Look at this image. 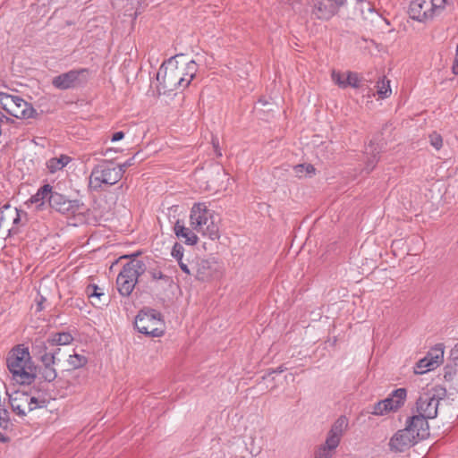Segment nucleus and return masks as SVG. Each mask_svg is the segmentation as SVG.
Returning <instances> with one entry per match:
<instances>
[{
    "mask_svg": "<svg viewBox=\"0 0 458 458\" xmlns=\"http://www.w3.org/2000/svg\"><path fill=\"white\" fill-rule=\"evenodd\" d=\"M417 443L415 434L409 431L406 427L398 430L388 443L389 448L394 453H403Z\"/></svg>",
    "mask_w": 458,
    "mask_h": 458,
    "instance_id": "8",
    "label": "nucleus"
},
{
    "mask_svg": "<svg viewBox=\"0 0 458 458\" xmlns=\"http://www.w3.org/2000/svg\"><path fill=\"white\" fill-rule=\"evenodd\" d=\"M451 356L454 359V365H458V343L454 345V347L451 351Z\"/></svg>",
    "mask_w": 458,
    "mask_h": 458,
    "instance_id": "56",
    "label": "nucleus"
},
{
    "mask_svg": "<svg viewBox=\"0 0 458 458\" xmlns=\"http://www.w3.org/2000/svg\"><path fill=\"white\" fill-rule=\"evenodd\" d=\"M296 174L301 177V174L305 171L306 174H311L315 173V168L310 164H300L293 166Z\"/></svg>",
    "mask_w": 458,
    "mask_h": 458,
    "instance_id": "39",
    "label": "nucleus"
},
{
    "mask_svg": "<svg viewBox=\"0 0 458 458\" xmlns=\"http://www.w3.org/2000/svg\"><path fill=\"white\" fill-rule=\"evenodd\" d=\"M377 94L381 98H386L391 94L390 81L383 76L381 80L377 81Z\"/></svg>",
    "mask_w": 458,
    "mask_h": 458,
    "instance_id": "31",
    "label": "nucleus"
},
{
    "mask_svg": "<svg viewBox=\"0 0 458 458\" xmlns=\"http://www.w3.org/2000/svg\"><path fill=\"white\" fill-rule=\"evenodd\" d=\"M212 145H213V148L216 154L217 157H221L222 156V153H221V149L219 148V140H218V138L217 137H212Z\"/></svg>",
    "mask_w": 458,
    "mask_h": 458,
    "instance_id": "52",
    "label": "nucleus"
},
{
    "mask_svg": "<svg viewBox=\"0 0 458 458\" xmlns=\"http://www.w3.org/2000/svg\"><path fill=\"white\" fill-rule=\"evenodd\" d=\"M381 152V148H379L378 144L370 141L369 145L366 148L365 153L369 156L368 157V160L365 165V171L367 174H369L376 167L378 160H379V153Z\"/></svg>",
    "mask_w": 458,
    "mask_h": 458,
    "instance_id": "21",
    "label": "nucleus"
},
{
    "mask_svg": "<svg viewBox=\"0 0 458 458\" xmlns=\"http://www.w3.org/2000/svg\"><path fill=\"white\" fill-rule=\"evenodd\" d=\"M139 155H140V152L135 153V155L132 157H131L130 159L125 161L123 164L116 166V167H118V169L122 170L121 171L122 172V176L123 175L125 170L128 167H130V166L134 165V160L138 157Z\"/></svg>",
    "mask_w": 458,
    "mask_h": 458,
    "instance_id": "50",
    "label": "nucleus"
},
{
    "mask_svg": "<svg viewBox=\"0 0 458 458\" xmlns=\"http://www.w3.org/2000/svg\"><path fill=\"white\" fill-rule=\"evenodd\" d=\"M311 13L319 20L328 21L341 7L334 0H310Z\"/></svg>",
    "mask_w": 458,
    "mask_h": 458,
    "instance_id": "9",
    "label": "nucleus"
},
{
    "mask_svg": "<svg viewBox=\"0 0 458 458\" xmlns=\"http://www.w3.org/2000/svg\"><path fill=\"white\" fill-rule=\"evenodd\" d=\"M162 325V314L150 308L140 310L134 321V327L140 333L152 337H158L164 334L163 328L159 327Z\"/></svg>",
    "mask_w": 458,
    "mask_h": 458,
    "instance_id": "4",
    "label": "nucleus"
},
{
    "mask_svg": "<svg viewBox=\"0 0 458 458\" xmlns=\"http://www.w3.org/2000/svg\"><path fill=\"white\" fill-rule=\"evenodd\" d=\"M190 220L193 229L202 230L208 222L212 221V212L205 203H195L191 210Z\"/></svg>",
    "mask_w": 458,
    "mask_h": 458,
    "instance_id": "13",
    "label": "nucleus"
},
{
    "mask_svg": "<svg viewBox=\"0 0 458 458\" xmlns=\"http://www.w3.org/2000/svg\"><path fill=\"white\" fill-rule=\"evenodd\" d=\"M452 71L454 74L458 75V47H456L455 50V57L452 66Z\"/></svg>",
    "mask_w": 458,
    "mask_h": 458,
    "instance_id": "54",
    "label": "nucleus"
},
{
    "mask_svg": "<svg viewBox=\"0 0 458 458\" xmlns=\"http://www.w3.org/2000/svg\"><path fill=\"white\" fill-rule=\"evenodd\" d=\"M433 363H430V361H428V360L424 357L420 359L414 368V373L415 374H424L428 371L433 370L435 368L432 365Z\"/></svg>",
    "mask_w": 458,
    "mask_h": 458,
    "instance_id": "33",
    "label": "nucleus"
},
{
    "mask_svg": "<svg viewBox=\"0 0 458 458\" xmlns=\"http://www.w3.org/2000/svg\"><path fill=\"white\" fill-rule=\"evenodd\" d=\"M315 458H331L330 451L320 446L315 454Z\"/></svg>",
    "mask_w": 458,
    "mask_h": 458,
    "instance_id": "51",
    "label": "nucleus"
},
{
    "mask_svg": "<svg viewBox=\"0 0 458 458\" xmlns=\"http://www.w3.org/2000/svg\"><path fill=\"white\" fill-rule=\"evenodd\" d=\"M89 70L87 68L72 69L52 79L54 88L68 90L83 88L89 81Z\"/></svg>",
    "mask_w": 458,
    "mask_h": 458,
    "instance_id": "6",
    "label": "nucleus"
},
{
    "mask_svg": "<svg viewBox=\"0 0 458 458\" xmlns=\"http://www.w3.org/2000/svg\"><path fill=\"white\" fill-rule=\"evenodd\" d=\"M432 4V9L436 14L439 11H442L445 4H448L452 0H430Z\"/></svg>",
    "mask_w": 458,
    "mask_h": 458,
    "instance_id": "47",
    "label": "nucleus"
},
{
    "mask_svg": "<svg viewBox=\"0 0 458 458\" xmlns=\"http://www.w3.org/2000/svg\"><path fill=\"white\" fill-rule=\"evenodd\" d=\"M124 137V133L123 131H116L113 134L112 138H111V140L112 141H118V140H121L122 139H123Z\"/></svg>",
    "mask_w": 458,
    "mask_h": 458,
    "instance_id": "57",
    "label": "nucleus"
},
{
    "mask_svg": "<svg viewBox=\"0 0 458 458\" xmlns=\"http://www.w3.org/2000/svg\"><path fill=\"white\" fill-rule=\"evenodd\" d=\"M183 247L178 243V242H175L173 249H172V256L176 259V260H180V259H182V257H183Z\"/></svg>",
    "mask_w": 458,
    "mask_h": 458,
    "instance_id": "49",
    "label": "nucleus"
},
{
    "mask_svg": "<svg viewBox=\"0 0 458 458\" xmlns=\"http://www.w3.org/2000/svg\"><path fill=\"white\" fill-rule=\"evenodd\" d=\"M36 347L38 349V351H41L42 355H53L55 363L56 362V360H59L58 354L61 351V349L59 347L55 348L53 351L47 352V350L50 346L43 341H40V344L37 345Z\"/></svg>",
    "mask_w": 458,
    "mask_h": 458,
    "instance_id": "38",
    "label": "nucleus"
},
{
    "mask_svg": "<svg viewBox=\"0 0 458 458\" xmlns=\"http://www.w3.org/2000/svg\"><path fill=\"white\" fill-rule=\"evenodd\" d=\"M174 232L177 238L184 241L187 245H195L198 242V236L188 227L177 220L174 226Z\"/></svg>",
    "mask_w": 458,
    "mask_h": 458,
    "instance_id": "20",
    "label": "nucleus"
},
{
    "mask_svg": "<svg viewBox=\"0 0 458 458\" xmlns=\"http://www.w3.org/2000/svg\"><path fill=\"white\" fill-rule=\"evenodd\" d=\"M429 141H430V144L437 150H439L443 146V138L439 133H437L436 131H433L432 133L429 134Z\"/></svg>",
    "mask_w": 458,
    "mask_h": 458,
    "instance_id": "42",
    "label": "nucleus"
},
{
    "mask_svg": "<svg viewBox=\"0 0 458 458\" xmlns=\"http://www.w3.org/2000/svg\"><path fill=\"white\" fill-rule=\"evenodd\" d=\"M147 271L144 261L132 259L124 264L116 278V288L123 297H129L139 282V277Z\"/></svg>",
    "mask_w": 458,
    "mask_h": 458,
    "instance_id": "3",
    "label": "nucleus"
},
{
    "mask_svg": "<svg viewBox=\"0 0 458 458\" xmlns=\"http://www.w3.org/2000/svg\"><path fill=\"white\" fill-rule=\"evenodd\" d=\"M86 293L89 298L100 299L101 296H104L102 289L97 284H89L86 288Z\"/></svg>",
    "mask_w": 458,
    "mask_h": 458,
    "instance_id": "40",
    "label": "nucleus"
},
{
    "mask_svg": "<svg viewBox=\"0 0 458 458\" xmlns=\"http://www.w3.org/2000/svg\"><path fill=\"white\" fill-rule=\"evenodd\" d=\"M53 187L50 184H44L41 186L36 194L32 195L28 202L31 204H37L38 209H42V207L45 205V201H48V197L51 193V190Z\"/></svg>",
    "mask_w": 458,
    "mask_h": 458,
    "instance_id": "22",
    "label": "nucleus"
},
{
    "mask_svg": "<svg viewBox=\"0 0 458 458\" xmlns=\"http://www.w3.org/2000/svg\"><path fill=\"white\" fill-rule=\"evenodd\" d=\"M409 15L412 20L424 22L433 19L435 13L430 0H412L409 6Z\"/></svg>",
    "mask_w": 458,
    "mask_h": 458,
    "instance_id": "10",
    "label": "nucleus"
},
{
    "mask_svg": "<svg viewBox=\"0 0 458 458\" xmlns=\"http://www.w3.org/2000/svg\"><path fill=\"white\" fill-rule=\"evenodd\" d=\"M352 87L359 89L360 87V79L357 72H348L345 77V88Z\"/></svg>",
    "mask_w": 458,
    "mask_h": 458,
    "instance_id": "37",
    "label": "nucleus"
},
{
    "mask_svg": "<svg viewBox=\"0 0 458 458\" xmlns=\"http://www.w3.org/2000/svg\"><path fill=\"white\" fill-rule=\"evenodd\" d=\"M23 211L18 209L15 208V214L13 215V218H12V221H13V225H19L20 222H21V213H22Z\"/></svg>",
    "mask_w": 458,
    "mask_h": 458,
    "instance_id": "53",
    "label": "nucleus"
},
{
    "mask_svg": "<svg viewBox=\"0 0 458 458\" xmlns=\"http://www.w3.org/2000/svg\"><path fill=\"white\" fill-rule=\"evenodd\" d=\"M173 284L174 280L172 276H165L160 280H156L153 284H151L150 289L157 296H161L164 295L167 291L171 290Z\"/></svg>",
    "mask_w": 458,
    "mask_h": 458,
    "instance_id": "23",
    "label": "nucleus"
},
{
    "mask_svg": "<svg viewBox=\"0 0 458 458\" xmlns=\"http://www.w3.org/2000/svg\"><path fill=\"white\" fill-rule=\"evenodd\" d=\"M67 361L70 366V369H77L86 365L88 359L84 355L74 353L69 356Z\"/></svg>",
    "mask_w": 458,
    "mask_h": 458,
    "instance_id": "30",
    "label": "nucleus"
},
{
    "mask_svg": "<svg viewBox=\"0 0 458 458\" xmlns=\"http://www.w3.org/2000/svg\"><path fill=\"white\" fill-rule=\"evenodd\" d=\"M15 214V208L11 209V206L6 203L0 208V226H2L6 221L12 220Z\"/></svg>",
    "mask_w": 458,
    "mask_h": 458,
    "instance_id": "35",
    "label": "nucleus"
},
{
    "mask_svg": "<svg viewBox=\"0 0 458 458\" xmlns=\"http://www.w3.org/2000/svg\"><path fill=\"white\" fill-rule=\"evenodd\" d=\"M9 403L13 412L20 417L26 415L25 407L29 404V394L24 391H14L13 394H8Z\"/></svg>",
    "mask_w": 458,
    "mask_h": 458,
    "instance_id": "16",
    "label": "nucleus"
},
{
    "mask_svg": "<svg viewBox=\"0 0 458 458\" xmlns=\"http://www.w3.org/2000/svg\"><path fill=\"white\" fill-rule=\"evenodd\" d=\"M6 366L10 373L21 385H30L37 377V366L30 353L22 344L14 346L7 354Z\"/></svg>",
    "mask_w": 458,
    "mask_h": 458,
    "instance_id": "2",
    "label": "nucleus"
},
{
    "mask_svg": "<svg viewBox=\"0 0 458 458\" xmlns=\"http://www.w3.org/2000/svg\"><path fill=\"white\" fill-rule=\"evenodd\" d=\"M407 391L405 388H398L386 399L382 400L386 403L388 411H396L401 408L406 400Z\"/></svg>",
    "mask_w": 458,
    "mask_h": 458,
    "instance_id": "17",
    "label": "nucleus"
},
{
    "mask_svg": "<svg viewBox=\"0 0 458 458\" xmlns=\"http://www.w3.org/2000/svg\"><path fill=\"white\" fill-rule=\"evenodd\" d=\"M111 151H112V149H106V151L105 155L106 156V155H107L109 152H111Z\"/></svg>",
    "mask_w": 458,
    "mask_h": 458,
    "instance_id": "64",
    "label": "nucleus"
},
{
    "mask_svg": "<svg viewBox=\"0 0 458 458\" xmlns=\"http://www.w3.org/2000/svg\"><path fill=\"white\" fill-rule=\"evenodd\" d=\"M0 105L2 108L12 116H19L16 105H21L20 97L0 92Z\"/></svg>",
    "mask_w": 458,
    "mask_h": 458,
    "instance_id": "18",
    "label": "nucleus"
},
{
    "mask_svg": "<svg viewBox=\"0 0 458 458\" xmlns=\"http://www.w3.org/2000/svg\"><path fill=\"white\" fill-rule=\"evenodd\" d=\"M121 171L113 162L103 161L92 169L89 176V187L94 191H100L102 184H115L122 179Z\"/></svg>",
    "mask_w": 458,
    "mask_h": 458,
    "instance_id": "5",
    "label": "nucleus"
},
{
    "mask_svg": "<svg viewBox=\"0 0 458 458\" xmlns=\"http://www.w3.org/2000/svg\"><path fill=\"white\" fill-rule=\"evenodd\" d=\"M21 105H16L17 109H19V116H15L18 119H30L34 118L38 119L40 116V114L37 112V110L32 106V105L21 98H20Z\"/></svg>",
    "mask_w": 458,
    "mask_h": 458,
    "instance_id": "24",
    "label": "nucleus"
},
{
    "mask_svg": "<svg viewBox=\"0 0 458 458\" xmlns=\"http://www.w3.org/2000/svg\"><path fill=\"white\" fill-rule=\"evenodd\" d=\"M345 77L346 73H342L340 72H332V81L342 89H345Z\"/></svg>",
    "mask_w": 458,
    "mask_h": 458,
    "instance_id": "41",
    "label": "nucleus"
},
{
    "mask_svg": "<svg viewBox=\"0 0 458 458\" xmlns=\"http://www.w3.org/2000/svg\"><path fill=\"white\" fill-rule=\"evenodd\" d=\"M341 437H342L338 435L328 432L326 443L322 446L329 451L335 450L338 446Z\"/></svg>",
    "mask_w": 458,
    "mask_h": 458,
    "instance_id": "36",
    "label": "nucleus"
},
{
    "mask_svg": "<svg viewBox=\"0 0 458 458\" xmlns=\"http://www.w3.org/2000/svg\"><path fill=\"white\" fill-rule=\"evenodd\" d=\"M39 344H40V343L38 344H36L35 346L39 345ZM35 349L38 350L37 347H32V350H35ZM38 351H37V353H36L37 355H38Z\"/></svg>",
    "mask_w": 458,
    "mask_h": 458,
    "instance_id": "63",
    "label": "nucleus"
},
{
    "mask_svg": "<svg viewBox=\"0 0 458 458\" xmlns=\"http://www.w3.org/2000/svg\"><path fill=\"white\" fill-rule=\"evenodd\" d=\"M353 9L352 14L354 17L360 16L364 19H367V13H372L374 11L371 3L368 0H356Z\"/></svg>",
    "mask_w": 458,
    "mask_h": 458,
    "instance_id": "27",
    "label": "nucleus"
},
{
    "mask_svg": "<svg viewBox=\"0 0 458 458\" xmlns=\"http://www.w3.org/2000/svg\"><path fill=\"white\" fill-rule=\"evenodd\" d=\"M205 226L206 228L203 227V229L199 232H202L204 235H208L211 240L219 238L218 227L215 225L213 220L208 222Z\"/></svg>",
    "mask_w": 458,
    "mask_h": 458,
    "instance_id": "34",
    "label": "nucleus"
},
{
    "mask_svg": "<svg viewBox=\"0 0 458 458\" xmlns=\"http://www.w3.org/2000/svg\"><path fill=\"white\" fill-rule=\"evenodd\" d=\"M184 55H176L165 62L157 73V87L159 94H167L186 89L196 75L197 64L191 60L179 64L177 58Z\"/></svg>",
    "mask_w": 458,
    "mask_h": 458,
    "instance_id": "1",
    "label": "nucleus"
},
{
    "mask_svg": "<svg viewBox=\"0 0 458 458\" xmlns=\"http://www.w3.org/2000/svg\"><path fill=\"white\" fill-rule=\"evenodd\" d=\"M70 160L71 158L69 157L62 155L60 157L50 158L47 163V166L49 172L54 174L56 171L64 168L70 162Z\"/></svg>",
    "mask_w": 458,
    "mask_h": 458,
    "instance_id": "28",
    "label": "nucleus"
},
{
    "mask_svg": "<svg viewBox=\"0 0 458 458\" xmlns=\"http://www.w3.org/2000/svg\"><path fill=\"white\" fill-rule=\"evenodd\" d=\"M218 268L219 265L214 258L199 259L193 267L196 279L202 282L211 279Z\"/></svg>",
    "mask_w": 458,
    "mask_h": 458,
    "instance_id": "12",
    "label": "nucleus"
},
{
    "mask_svg": "<svg viewBox=\"0 0 458 458\" xmlns=\"http://www.w3.org/2000/svg\"><path fill=\"white\" fill-rule=\"evenodd\" d=\"M428 361L433 363V367L437 368L443 362L444 358V345L442 344H437L434 348H432L428 354L425 356Z\"/></svg>",
    "mask_w": 458,
    "mask_h": 458,
    "instance_id": "26",
    "label": "nucleus"
},
{
    "mask_svg": "<svg viewBox=\"0 0 458 458\" xmlns=\"http://www.w3.org/2000/svg\"><path fill=\"white\" fill-rule=\"evenodd\" d=\"M38 356L39 360L41 361V366H37V377L43 379L46 382H53L57 377L56 369L54 368L55 364L54 362L53 355H42L41 351L38 352Z\"/></svg>",
    "mask_w": 458,
    "mask_h": 458,
    "instance_id": "14",
    "label": "nucleus"
},
{
    "mask_svg": "<svg viewBox=\"0 0 458 458\" xmlns=\"http://www.w3.org/2000/svg\"><path fill=\"white\" fill-rule=\"evenodd\" d=\"M438 400L431 396L430 392L423 393L416 402V410L420 416L435 419L437 416Z\"/></svg>",
    "mask_w": 458,
    "mask_h": 458,
    "instance_id": "11",
    "label": "nucleus"
},
{
    "mask_svg": "<svg viewBox=\"0 0 458 458\" xmlns=\"http://www.w3.org/2000/svg\"><path fill=\"white\" fill-rule=\"evenodd\" d=\"M427 418L419 414L407 419L406 428L415 434L417 439H426L429 437V425Z\"/></svg>",
    "mask_w": 458,
    "mask_h": 458,
    "instance_id": "15",
    "label": "nucleus"
},
{
    "mask_svg": "<svg viewBox=\"0 0 458 458\" xmlns=\"http://www.w3.org/2000/svg\"><path fill=\"white\" fill-rule=\"evenodd\" d=\"M48 204L50 208L64 215L73 216L84 210V204L79 199H69L64 195L53 191V189L48 197Z\"/></svg>",
    "mask_w": 458,
    "mask_h": 458,
    "instance_id": "7",
    "label": "nucleus"
},
{
    "mask_svg": "<svg viewBox=\"0 0 458 458\" xmlns=\"http://www.w3.org/2000/svg\"><path fill=\"white\" fill-rule=\"evenodd\" d=\"M148 274L151 278L150 284H153L156 280H160L162 277H165L166 276L157 268H149L148 270Z\"/></svg>",
    "mask_w": 458,
    "mask_h": 458,
    "instance_id": "48",
    "label": "nucleus"
},
{
    "mask_svg": "<svg viewBox=\"0 0 458 458\" xmlns=\"http://www.w3.org/2000/svg\"><path fill=\"white\" fill-rule=\"evenodd\" d=\"M14 424L10 419V413L7 410L0 411V428L4 430H13Z\"/></svg>",
    "mask_w": 458,
    "mask_h": 458,
    "instance_id": "32",
    "label": "nucleus"
},
{
    "mask_svg": "<svg viewBox=\"0 0 458 458\" xmlns=\"http://www.w3.org/2000/svg\"><path fill=\"white\" fill-rule=\"evenodd\" d=\"M45 301H46V298L43 296H40V299L38 301H37V310L38 311H41L44 309L43 302Z\"/></svg>",
    "mask_w": 458,
    "mask_h": 458,
    "instance_id": "58",
    "label": "nucleus"
},
{
    "mask_svg": "<svg viewBox=\"0 0 458 458\" xmlns=\"http://www.w3.org/2000/svg\"><path fill=\"white\" fill-rule=\"evenodd\" d=\"M287 369L286 367H284V365H281L279 367H277L276 369H272L270 372H268V375L272 374V373H282L284 371H285Z\"/></svg>",
    "mask_w": 458,
    "mask_h": 458,
    "instance_id": "59",
    "label": "nucleus"
},
{
    "mask_svg": "<svg viewBox=\"0 0 458 458\" xmlns=\"http://www.w3.org/2000/svg\"><path fill=\"white\" fill-rule=\"evenodd\" d=\"M0 105L2 108L12 116H19L16 105H21L20 97L0 92Z\"/></svg>",
    "mask_w": 458,
    "mask_h": 458,
    "instance_id": "19",
    "label": "nucleus"
},
{
    "mask_svg": "<svg viewBox=\"0 0 458 458\" xmlns=\"http://www.w3.org/2000/svg\"><path fill=\"white\" fill-rule=\"evenodd\" d=\"M456 366H452V365H446L445 368H444V378L445 381H452L454 377L455 376L457 370H456Z\"/></svg>",
    "mask_w": 458,
    "mask_h": 458,
    "instance_id": "45",
    "label": "nucleus"
},
{
    "mask_svg": "<svg viewBox=\"0 0 458 458\" xmlns=\"http://www.w3.org/2000/svg\"><path fill=\"white\" fill-rule=\"evenodd\" d=\"M347 428H348V419L345 416L342 415L332 425L329 432L342 437L344 431L346 430Z\"/></svg>",
    "mask_w": 458,
    "mask_h": 458,
    "instance_id": "29",
    "label": "nucleus"
},
{
    "mask_svg": "<svg viewBox=\"0 0 458 458\" xmlns=\"http://www.w3.org/2000/svg\"><path fill=\"white\" fill-rule=\"evenodd\" d=\"M137 158H139V161H142V160H143V157H142V156H140V154L138 156V157H137Z\"/></svg>",
    "mask_w": 458,
    "mask_h": 458,
    "instance_id": "62",
    "label": "nucleus"
},
{
    "mask_svg": "<svg viewBox=\"0 0 458 458\" xmlns=\"http://www.w3.org/2000/svg\"><path fill=\"white\" fill-rule=\"evenodd\" d=\"M432 391L433 393H431V396H434V398L438 400V403L446 395V389L441 386H436L433 387Z\"/></svg>",
    "mask_w": 458,
    "mask_h": 458,
    "instance_id": "46",
    "label": "nucleus"
},
{
    "mask_svg": "<svg viewBox=\"0 0 458 458\" xmlns=\"http://www.w3.org/2000/svg\"><path fill=\"white\" fill-rule=\"evenodd\" d=\"M0 123L3 122L4 119H6L7 121H9V118L7 116H5L4 114H3L1 112H0Z\"/></svg>",
    "mask_w": 458,
    "mask_h": 458,
    "instance_id": "61",
    "label": "nucleus"
},
{
    "mask_svg": "<svg viewBox=\"0 0 458 458\" xmlns=\"http://www.w3.org/2000/svg\"><path fill=\"white\" fill-rule=\"evenodd\" d=\"M9 440H10V438L8 437H6L5 435H4L0 432V442L7 443Z\"/></svg>",
    "mask_w": 458,
    "mask_h": 458,
    "instance_id": "60",
    "label": "nucleus"
},
{
    "mask_svg": "<svg viewBox=\"0 0 458 458\" xmlns=\"http://www.w3.org/2000/svg\"><path fill=\"white\" fill-rule=\"evenodd\" d=\"M387 412L389 411L386 409V403H384L382 400L375 403L373 405L372 411H370L371 414L377 416H382Z\"/></svg>",
    "mask_w": 458,
    "mask_h": 458,
    "instance_id": "43",
    "label": "nucleus"
},
{
    "mask_svg": "<svg viewBox=\"0 0 458 458\" xmlns=\"http://www.w3.org/2000/svg\"><path fill=\"white\" fill-rule=\"evenodd\" d=\"M177 261H178L179 267L182 269V271H183L186 275L191 274L190 267H188V265L186 263H184L182 261V259H180Z\"/></svg>",
    "mask_w": 458,
    "mask_h": 458,
    "instance_id": "55",
    "label": "nucleus"
},
{
    "mask_svg": "<svg viewBox=\"0 0 458 458\" xmlns=\"http://www.w3.org/2000/svg\"><path fill=\"white\" fill-rule=\"evenodd\" d=\"M73 341L72 335L68 332L55 333L47 338L45 343L49 346L55 347L58 345H67Z\"/></svg>",
    "mask_w": 458,
    "mask_h": 458,
    "instance_id": "25",
    "label": "nucleus"
},
{
    "mask_svg": "<svg viewBox=\"0 0 458 458\" xmlns=\"http://www.w3.org/2000/svg\"><path fill=\"white\" fill-rule=\"evenodd\" d=\"M28 405V411H32L37 408H42L46 406V401L45 400H38V398L32 396H29V404Z\"/></svg>",
    "mask_w": 458,
    "mask_h": 458,
    "instance_id": "44",
    "label": "nucleus"
}]
</instances>
